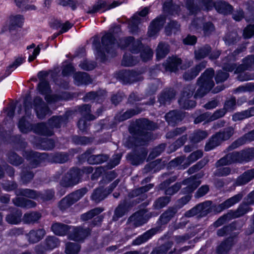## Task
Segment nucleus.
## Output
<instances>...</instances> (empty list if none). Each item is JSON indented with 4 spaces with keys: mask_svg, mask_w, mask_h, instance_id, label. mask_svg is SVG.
<instances>
[{
    "mask_svg": "<svg viewBox=\"0 0 254 254\" xmlns=\"http://www.w3.org/2000/svg\"><path fill=\"white\" fill-rule=\"evenodd\" d=\"M71 226L62 223L56 222L52 224L51 229L53 233L58 236H63L69 232Z\"/></svg>",
    "mask_w": 254,
    "mask_h": 254,
    "instance_id": "34",
    "label": "nucleus"
},
{
    "mask_svg": "<svg viewBox=\"0 0 254 254\" xmlns=\"http://www.w3.org/2000/svg\"><path fill=\"white\" fill-rule=\"evenodd\" d=\"M154 187L153 184H149L144 186L139 187L132 190L128 194V197L130 198L140 196L137 198L135 204L138 203L144 200L147 197V195L145 193L149 191Z\"/></svg>",
    "mask_w": 254,
    "mask_h": 254,
    "instance_id": "20",
    "label": "nucleus"
},
{
    "mask_svg": "<svg viewBox=\"0 0 254 254\" xmlns=\"http://www.w3.org/2000/svg\"><path fill=\"white\" fill-rule=\"evenodd\" d=\"M141 22V18L137 15H133L128 21V28L129 32L133 35L139 31L138 24Z\"/></svg>",
    "mask_w": 254,
    "mask_h": 254,
    "instance_id": "47",
    "label": "nucleus"
},
{
    "mask_svg": "<svg viewBox=\"0 0 254 254\" xmlns=\"http://www.w3.org/2000/svg\"><path fill=\"white\" fill-rule=\"evenodd\" d=\"M254 179V168L245 171L239 176L235 182L236 186L245 185Z\"/></svg>",
    "mask_w": 254,
    "mask_h": 254,
    "instance_id": "29",
    "label": "nucleus"
},
{
    "mask_svg": "<svg viewBox=\"0 0 254 254\" xmlns=\"http://www.w3.org/2000/svg\"><path fill=\"white\" fill-rule=\"evenodd\" d=\"M108 195L107 189L100 187L94 190L91 196V199L96 203H99L104 200Z\"/></svg>",
    "mask_w": 254,
    "mask_h": 254,
    "instance_id": "45",
    "label": "nucleus"
},
{
    "mask_svg": "<svg viewBox=\"0 0 254 254\" xmlns=\"http://www.w3.org/2000/svg\"><path fill=\"white\" fill-rule=\"evenodd\" d=\"M119 77L125 84L131 83L138 80L137 72L133 70H122L120 72Z\"/></svg>",
    "mask_w": 254,
    "mask_h": 254,
    "instance_id": "28",
    "label": "nucleus"
},
{
    "mask_svg": "<svg viewBox=\"0 0 254 254\" xmlns=\"http://www.w3.org/2000/svg\"><path fill=\"white\" fill-rule=\"evenodd\" d=\"M245 46H240L233 53H229L227 56L224 57L221 61V65L223 69L227 71H233L236 68V56L246 50Z\"/></svg>",
    "mask_w": 254,
    "mask_h": 254,
    "instance_id": "11",
    "label": "nucleus"
},
{
    "mask_svg": "<svg viewBox=\"0 0 254 254\" xmlns=\"http://www.w3.org/2000/svg\"><path fill=\"white\" fill-rule=\"evenodd\" d=\"M151 217V215H144L142 211H138L128 218L127 223L135 228L140 227L146 223Z\"/></svg>",
    "mask_w": 254,
    "mask_h": 254,
    "instance_id": "18",
    "label": "nucleus"
},
{
    "mask_svg": "<svg viewBox=\"0 0 254 254\" xmlns=\"http://www.w3.org/2000/svg\"><path fill=\"white\" fill-rule=\"evenodd\" d=\"M158 230V228H154L147 231L142 235L139 236L136 239H135L132 242V244L134 245H139L146 242L153 236L156 234Z\"/></svg>",
    "mask_w": 254,
    "mask_h": 254,
    "instance_id": "37",
    "label": "nucleus"
},
{
    "mask_svg": "<svg viewBox=\"0 0 254 254\" xmlns=\"http://www.w3.org/2000/svg\"><path fill=\"white\" fill-rule=\"evenodd\" d=\"M38 89L41 94L45 95V100L49 104L59 101L61 98L58 95L49 94L51 92L50 86L49 82L45 79L41 80Z\"/></svg>",
    "mask_w": 254,
    "mask_h": 254,
    "instance_id": "13",
    "label": "nucleus"
},
{
    "mask_svg": "<svg viewBox=\"0 0 254 254\" xmlns=\"http://www.w3.org/2000/svg\"><path fill=\"white\" fill-rule=\"evenodd\" d=\"M203 176L202 174L198 173L195 175L184 180L181 183L182 185L187 186L181 190V193L186 195H191L192 192L199 186L201 181L199 180Z\"/></svg>",
    "mask_w": 254,
    "mask_h": 254,
    "instance_id": "10",
    "label": "nucleus"
},
{
    "mask_svg": "<svg viewBox=\"0 0 254 254\" xmlns=\"http://www.w3.org/2000/svg\"><path fill=\"white\" fill-rule=\"evenodd\" d=\"M191 196V195H186L178 200V205L169 207L159 216L157 221L158 226L161 227L168 224L175 216L179 209L186 204L190 200Z\"/></svg>",
    "mask_w": 254,
    "mask_h": 254,
    "instance_id": "5",
    "label": "nucleus"
},
{
    "mask_svg": "<svg viewBox=\"0 0 254 254\" xmlns=\"http://www.w3.org/2000/svg\"><path fill=\"white\" fill-rule=\"evenodd\" d=\"M7 161L15 166H18L23 163L24 159L19 156L15 152L13 151L9 152L7 154Z\"/></svg>",
    "mask_w": 254,
    "mask_h": 254,
    "instance_id": "54",
    "label": "nucleus"
},
{
    "mask_svg": "<svg viewBox=\"0 0 254 254\" xmlns=\"http://www.w3.org/2000/svg\"><path fill=\"white\" fill-rule=\"evenodd\" d=\"M21 211L17 208H13L10 213L6 216L5 220L9 224L16 225L21 222Z\"/></svg>",
    "mask_w": 254,
    "mask_h": 254,
    "instance_id": "39",
    "label": "nucleus"
},
{
    "mask_svg": "<svg viewBox=\"0 0 254 254\" xmlns=\"http://www.w3.org/2000/svg\"><path fill=\"white\" fill-rule=\"evenodd\" d=\"M208 134L206 131L196 130L194 131L190 136V142L196 143L206 138Z\"/></svg>",
    "mask_w": 254,
    "mask_h": 254,
    "instance_id": "52",
    "label": "nucleus"
},
{
    "mask_svg": "<svg viewBox=\"0 0 254 254\" xmlns=\"http://www.w3.org/2000/svg\"><path fill=\"white\" fill-rule=\"evenodd\" d=\"M46 232L43 229L32 230L27 234V237L30 243L35 244L42 240Z\"/></svg>",
    "mask_w": 254,
    "mask_h": 254,
    "instance_id": "35",
    "label": "nucleus"
},
{
    "mask_svg": "<svg viewBox=\"0 0 254 254\" xmlns=\"http://www.w3.org/2000/svg\"><path fill=\"white\" fill-rule=\"evenodd\" d=\"M234 244V239L233 237H229L217 247V253L218 254H227L231 249Z\"/></svg>",
    "mask_w": 254,
    "mask_h": 254,
    "instance_id": "44",
    "label": "nucleus"
},
{
    "mask_svg": "<svg viewBox=\"0 0 254 254\" xmlns=\"http://www.w3.org/2000/svg\"><path fill=\"white\" fill-rule=\"evenodd\" d=\"M214 75L213 69L209 68L206 69L198 78L197 83L199 87L194 95V98H202L213 87L214 85L213 80Z\"/></svg>",
    "mask_w": 254,
    "mask_h": 254,
    "instance_id": "4",
    "label": "nucleus"
},
{
    "mask_svg": "<svg viewBox=\"0 0 254 254\" xmlns=\"http://www.w3.org/2000/svg\"><path fill=\"white\" fill-rule=\"evenodd\" d=\"M166 21V17L160 15L152 20L149 26L148 34L149 37L156 35L163 28Z\"/></svg>",
    "mask_w": 254,
    "mask_h": 254,
    "instance_id": "21",
    "label": "nucleus"
},
{
    "mask_svg": "<svg viewBox=\"0 0 254 254\" xmlns=\"http://www.w3.org/2000/svg\"><path fill=\"white\" fill-rule=\"evenodd\" d=\"M106 96V92L105 90H99L97 91H91L87 93L84 97L85 102L89 101H96L97 102H102Z\"/></svg>",
    "mask_w": 254,
    "mask_h": 254,
    "instance_id": "36",
    "label": "nucleus"
},
{
    "mask_svg": "<svg viewBox=\"0 0 254 254\" xmlns=\"http://www.w3.org/2000/svg\"><path fill=\"white\" fill-rule=\"evenodd\" d=\"M69 155L65 152H58L49 154L48 160L56 163H64L68 160Z\"/></svg>",
    "mask_w": 254,
    "mask_h": 254,
    "instance_id": "43",
    "label": "nucleus"
},
{
    "mask_svg": "<svg viewBox=\"0 0 254 254\" xmlns=\"http://www.w3.org/2000/svg\"><path fill=\"white\" fill-rule=\"evenodd\" d=\"M122 2L119 1H114L111 4L106 0H99L92 7H89L87 13L89 14H93L99 12L100 10L105 11L111 8L116 7L120 5Z\"/></svg>",
    "mask_w": 254,
    "mask_h": 254,
    "instance_id": "15",
    "label": "nucleus"
},
{
    "mask_svg": "<svg viewBox=\"0 0 254 254\" xmlns=\"http://www.w3.org/2000/svg\"><path fill=\"white\" fill-rule=\"evenodd\" d=\"M25 61L24 58L18 57L16 58L14 62L10 64L6 68L4 76H0V82L6 76H8L13 69L16 68L21 65Z\"/></svg>",
    "mask_w": 254,
    "mask_h": 254,
    "instance_id": "53",
    "label": "nucleus"
},
{
    "mask_svg": "<svg viewBox=\"0 0 254 254\" xmlns=\"http://www.w3.org/2000/svg\"><path fill=\"white\" fill-rule=\"evenodd\" d=\"M12 202L17 206L25 208H33L36 206L35 201L24 197H15L12 199Z\"/></svg>",
    "mask_w": 254,
    "mask_h": 254,
    "instance_id": "42",
    "label": "nucleus"
},
{
    "mask_svg": "<svg viewBox=\"0 0 254 254\" xmlns=\"http://www.w3.org/2000/svg\"><path fill=\"white\" fill-rule=\"evenodd\" d=\"M88 190L86 187L78 189L68 194L59 202V208L62 211H64L81 198Z\"/></svg>",
    "mask_w": 254,
    "mask_h": 254,
    "instance_id": "6",
    "label": "nucleus"
},
{
    "mask_svg": "<svg viewBox=\"0 0 254 254\" xmlns=\"http://www.w3.org/2000/svg\"><path fill=\"white\" fill-rule=\"evenodd\" d=\"M139 62L137 57H133L130 54H125L123 57L122 64L125 66H131L136 64Z\"/></svg>",
    "mask_w": 254,
    "mask_h": 254,
    "instance_id": "64",
    "label": "nucleus"
},
{
    "mask_svg": "<svg viewBox=\"0 0 254 254\" xmlns=\"http://www.w3.org/2000/svg\"><path fill=\"white\" fill-rule=\"evenodd\" d=\"M15 193L17 196H23L30 199L38 200L39 191L29 189H18L15 190Z\"/></svg>",
    "mask_w": 254,
    "mask_h": 254,
    "instance_id": "40",
    "label": "nucleus"
},
{
    "mask_svg": "<svg viewBox=\"0 0 254 254\" xmlns=\"http://www.w3.org/2000/svg\"><path fill=\"white\" fill-rule=\"evenodd\" d=\"M90 229L88 228H83L81 226H71V229L68 233V238L75 241H83L90 234Z\"/></svg>",
    "mask_w": 254,
    "mask_h": 254,
    "instance_id": "14",
    "label": "nucleus"
},
{
    "mask_svg": "<svg viewBox=\"0 0 254 254\" xmlns=\"http://www.w3.org/2000/svg\"><path fill=\"white\" fill-rule=\"evenodd\" d=\"M33 106L38 119L43 120L50 112L47 105L40 97H36L33 100Z\"/></svg>",
    "mask_w": 254,
    "mask_h": 254,
    "instance_id": "17",
    "label": "nucleus"
},
{
    "mask_svg": "<svg viewBox=\"0 0 254 254\" xmlns=\"http://www.w3.org/2000/svg\"><path fill=\"white\" fill-rule=\"evenodd\" d=\"M24 107L25 109V116L22 117L19 120L18 124L20 131L23 133H27L34 130V125L29 121L26 120V117L30 118L32 109L33 108L31 101H28L26 98L24 101Z\"/></svg>",
    "mask_w": 254,
    "mask_h": 254,
    "instance_id": "8",
    "label": "nucleus"
},
{
    "mask_svg": "<svg viewBox=\"0 0 254 254\" xmlns=\"http://www.w3.org/2000/svg\"><path fill=\"white\" fill-rule=\"evenodd\" d=\"M41 218V214L39 212L33 211L24 214L23 221L26 224H34L37 223Z\"/></svg>",
    "mask_w": 254,
    "mask_h": 254,
    "instance_id": "50",
    "label": "nucleus"
},
{
    "mask_svg": "<svg viewBox=\"0 0 254 254\" xmlns=\"http://www.w3.org/2000/svg\"><path fill=\"white\" fill-rule=\"evenodd\" d=\"M246 4L247 12L245 15V20L248 22H254V1L249 0Z\"/></svg>",
    "mask_w": 254,
    "mask_h": 254,
    "instance_id": "63",
    "label": "nucleus"
},
{
    "mask_svg": "<svg viewBox=\"0 0 254 254\" xmlns=\"http://www.w3.org/2000/svg\"><path fill=\"white\" fill-rule=\"evenodd\" d=\"M214 7L219 13L227 15L232 13L233 7L226 1L218 0L214 3Z\"/></svg>",
    "mask_w": 254,
    "mask_h": 254,
    "instance_id": "32",
    "label": "nucleus"
},
{
    "mask_svg": "<svg viewBox=\"0 0 254 254\" xmlns=\"http://www.w3.org/2000/svg\"><path fill=\"white\" fill-rule=\"evenodd\" d=\"M60 244L59 239L54 236H48L44 241L47 250H52L58 247Z\"/></svg>",
    "mask_w": 254,
    "mask_h": 254,
    "instance_id": "57",
    "label": "nucleus"
},
{
    "mask_svg": "<svg viewBox=\"0 0 254 254\" xmlns=\"http://www.w3.org/2000/svg\"><path fill=\"white\" fill-rule=\"evenodd\" d=\"M211 51V48L208 45L198 48L194 51L195 58L198 60L203 59L210 53Z\"/></svg>",
    "mask_w": 254,
    "mask_h": 254,
    "instance_id": "51",
    "label": "nucleus"
},
{
    "mask_svg": "<svg viewBox=\"0 0 254 254\" xmlns=\"http://www.w3.org/2000/svg\"><path fill=\"white\" fill-rule=\"evenodd\" d=\"M170 51L169 45L165 43H160L156 49V59L160 60L163 59L169 53Z\"/></svg>",
    "mask_w": 254,
    "mask_h": 254,
    "instance_id": "49",
    "label": "nucleus"
},
{
    "mask_svg": "<svg viewBox=\"0 0 254 254\" xmlns=\"http://www.w3.org/2000/svg\"><path fill=\"white\" fill-rule=\"evenodd\" d=\"M163 10L169 14H178L180 10V6L179 5L174 4L172 1H165L163 6Z\"/></svg>",
    "mask_w": 254,
    "mask_h": 254,
    "instance_id": "60",
    "label": "nucleus"
},
{
    "mask_svg": "<svg viewBox=\"0 0 254 254\" xmlns=\"http://www.w3.org/2000/svg\"><path fill=\"white\" fill-rule=\"evenodd\" d=\"M8 30L10 32L22 26L24 18L21 15H12L9 17Z\"/></svg>",
    "mask_w": 254,
    "mask_h": 254,
    "instance_id": "41",
    "label": "nucleus"
},
{
    "mask_svg": "<svg viewBox=\"0 0 254 254\" xmlns=\"http://www.w3.org/2000/svg\"><path fill=\"white\" fill-rule=\"evenodd\" d=\"M15 108V106L11 104L5 109L7 112V116L9 118V120L7 124L5 123L2 126H0V142L7 140L10 137L11 132L14 127L12 118L14 116Z\"/></svg>",
    "mask_w": 254,
    "mask_h": 254,
    "instance_id": "7",
    "label": "nucleus"
},
{
    "mask_svg": "<svg viewBox=\"0 0 254 254\" xmlns=\"http://www.w3.org/2000/svg\"><path fill=\"white\" fill-rule=\"evenodd\" d=\"M195 90L194 85H188L184 87L181 97L178 102L181 108L189 110L195 107L196 103L193 100H190Z\"/></svg>",
    "mask_w": 254,
    "mask_h": 254,
    "instance_id": "9",
    "label": "nucleus"
},
{
    "mask_svg": "<svg viewBox=\"0 0 254 254\" xmlns=\"http://www.w3.org/2000/svg\"><path fill=\"white\" fill-rule=\"evenodd\" d=\"M254 140V129L245 134L242 136L235 140L228 146V151L235 149L239 146L246 144L247 142Z\"/></svg>",
    "mask_w": 254,
    "mask_h": 254,
    "instance_id": "23",
    "label": "nucleus"
},
{
    "mask_svg": "<svg viewBox=\"0 0 254 254\" xmlns=\"http://www.w3.org/2000/svg\"><path fill=\"white\" fill-rule=\"evenodd\" d=\"M156 125L147 119H139L129 126L128 131L131 134L125 143L128 148L147 145L152 139V133L147 130H154Z\"/></svg>",
    "mask_w": 254,
    "mask_h": 254,
    "instance_id": "1",
    "label": "nucleus"
},
{
    "mask_svg": "<svg viewBox=\"0 0 254 254\" xmlns=\"http://www.w3.org/2000/svg\"><path fill=\"white\" fill-rule=\"evenodd\" d=\"M147 154V150L142 147L128 153L127 158L132 165L137 166L144 161Z\"/></svg>",
    "mask_w": 254,
    "mask_h": 254,
    "instance_id": "16",
    "label": "nucleus"
},
{
    "mask_svg": "<svg viewBox=\"0 0 254 254\" xmlns=\"http://www.w3.org/2000/svg\"><path fill=\"white\" fill-rule=\"evenodd\" d=\"M206 66V62H202L195 67L186 71L183 74V78L186 81L191 80L195 78L199 73Z\"/></svg>",
    "mask_w": 254,
    "mask_h": 254,
    "instance_id": "26",
    "label": "nucleus"
},
{
    "mask_svg": "<svg viewBox=\"0 0 254 254\" xmlns=\"http://www.w3.org/2000/svg\"><path fill=\"white\" fill-rule=\"evenodd\" d=\"M49 154L40 153L34 151H26L23 153V156L30 162L32 168L37 167L40 164L48 160Z\"/></svg>",
    "mask_w": 254,
    "mask_h": 254,
    "instance_id": "12",
    "label": "nucleus"
},
{
    "mask_svg": "<svg viewBox=\"0 0 254 254\" xmlns=\"http://www.w3.org/2000/svg\"><path fill=\"white\" fill-rule=\"evenodd\" d=\"M108 156L105 154L92 155L87 159V162L90 164H102L108 159Z\"/></svg>",
    "mask_w": 254,
    "mask_h": 254,
    "instance_id": "62",
    "label": "nucleus"
},
{
    "mask_svg": "<svg viewBox=\"0 0 254 254\" xmlns=\"http://www.w3.org/2000/svg\"><path fill=\"white\" fill-rule=\"evenodd\" d=\"M252 210V208L249 206L247 203H243L239 205L237 210L232 212L230 215L233 218H236L240 217Z\"/></svg>",
    "mask_w": 254,
    "mask_h": 254,
    "instance_id": "48",
    "label": "nucleus"
},
{
    "mask_svg": "<svg viewBox=\"0 0 254 254\" xmlns=\"http://www.w3.org/2000/svg\"><path fill=\"white\" fill-rule=\"evenodd\" d=\"M142 110L139 108L127 110L124 113L118 114L116 116V119L119 122L127 120L134 115H138L141 112Z\"/></svg>",
    "mask_w": 254,
    "mask_h": 254,
    "instance_id": "46",
    "label": "nucleus"
},
{
    "mask_svg": "<svg viewBox=\"0 0 254 254\" xmlns=\"http://www.w3.org/2000/svg\"><path fill=\"white\" fill-rule=\"evenodd\" d=\"M241 162H248L254 158V148H249L240 151Z\"/></svg>",
    "mask_w": 254,
    "mask_h": 254,
    "instance_id": "56",
    "label": "nucleus"
},
{
    "mask_svg": "<svg viewBox=\"0 0 254 254\" xmlns=\"http://www.w3.org/2000/svg\"><path fill=\"white\" fill-rule=\"evenodd\" d=\"M70 114V112H66L63 116H54L48 120L47 124L53 130L54 128H60L63 124H67Z\"/></svg>",
    "mask_w": 254,
    "mask_h": 254,
    "instance_id": "22",
    "label": "nucleus"
},
{
    "mask_svg": "<svg viewBox=\"0 0 254 254\" xmlns=\"http://www.w3.org/2000/svg\"><path fill=\"white\" fill-rule=\"evenodd\" d=\"M73 78L74 84L77 86L88 85L92 82L89 75L85 72H76L73 74Z\"/></svg>",
    "mask_w": 254,
    "mask_h": 254,
    "instance_id": "30",
    "label": "nucleus"
},
{
    "mask_svg": "<svg viewBox=\"0 0 254 254\" xmlns=\"http://www.w3.org/2000/svg\"><path fill=\"white\" fill-rule=\"evenodd\" d=\"M243 197V194L242 193H238L218 205H212V202L210 200L199 203L197 206L199 208V216L204 217L212 212L215 213L221 212L239 202Z\"/></svg>",
    "mask_w": 254,
    "mask_h": 254,
    "instance_id": "3",
    "label": "nucleus"
},
{
    "mask_svg": "<svg viewBox=\"0 0 254 254\" xmlns=\"http://www.w3.org/2000/svg\"><path fill=\"white\" fill-rule=\"evenodd\" d=\"M182 61L177 57H170L163 63V66L166 71L176 72L181 65Z\"/></svg>",
    "mask_w": 254,
    "mask_h": 254,
    "instance_id": "24",
    "label": "nucleus"
},
{
    "mask_svg": "<svg viewBox=\"0 0 254 254\" xmlns=\"http://www.w3.org/2000/svg\"><path fill=\"white\" fill-rule=\"evenodd\" d=\"M234 133V128L232 127H229L216 133V134L222 142L228 140L233 135Z\"/></svg>",
    "mask_w": 254,
    "mask_h": 254,
    "instance_id": "55",
    "label": "nucleus"
},
{
    "mask_svg": "<svg viewBox=\"0 0 254 254\" xmlns=\"http://www.w3.org/2000/svg\"><path fill=\"white\" fill-rule=\"evenodd\" d=\"M176 92L174 89L169 88L164 90L158 97V102L161 105L170 104L171 100L174 99Z\"/></svg>",
    "mask_w": 254,
    "mask_h": 254,
    "instance_id": "33",
    "label": "nucleus"
},
{
    "mask_svg": "<svg viewBox=\"0 0 254 254\" xmlns=\"http://www.w3.org/2000/svg\"><path fill=\"white\" fill-rule=\"evenodd\" d=\"M79 112L81 113L83 118L87 121H92L95 119V117L91 114V106L88 104H84L78 107Z\"/></svg>",
    "mask_w": 254,
    "mask_h": 254,
    "instance_id": "61",
    "label": "nucleus"
},
{
    "mask_svg": "<svg viewBox=\"0 0 254 254\" xmlns=\"http://www.w3.org/2000/svg\"><path fill=\"white\" fill-rule=\"evenodd\" d=\"M130 206L127 199L121 201L114 211L112 220L117 221L119 218L124 216L127 212L128 207Z\"/></svg>",
    "mask_w": 254,
    "mask_h": 254,
    "instance_id": "27",
    "label": "nucleus"
},
{
    "mask_svg": "<svg viewBox=\"0 0 254 254\" xmlns=\"http://www.w3.org/2000/svg\"><path fill=\"white\" fill-rule=\"evenodd\" d=\"M184 113L179 110L171 111L165 115V119L170 126H175L184 119Z\"/></svg>",
    "mask_w": 254,
    "mask_h": 254,
    "instance_id": "25",
    "label": "nucleus"
},
{
    "mask_svg": "<svg viewBox=\"0 0 254 254\" xmlns=\"http://www.w3.org/2000/svg\"><path fill=\"white\" fill-rule=\"evenodd\" d=\"M116 41L115 36L111 33L105 34L101 39L103 49L112 57L115 56V50L117 47H120L122 49H125L129 47V49L133 54L139 53L144 47L141 40L139 39L135 40L134 38L132 36L120 39V43L118 45H116Z\"/></svg>",
    "mask_w": 254,
    "mask_h": 254,
    "instance_id": "2",
    "label": "nucleus"
},
{
    "mask_svg": "<svg viewBox=\"0 0 254 254\" xmlns=\"http://www.w3.org/2000/svg\"><path fill=\"white\" fill-rule=\"evenodd\" d=\"M235 163H242L240 151H234L226 154L216 162L215 166L218 168Z\"/></svg>",
    "mask_w": 254,
    "mask_h": 254,
    "instance_id": "19",
    "label": "nucleus"
},
{
    "mask_svg": "<svg viewBox=\"0 0 254 254\" xmlns=\"http://www.w3.org/2000/svg\"><path fill=\"white\" fill-rule=\"evenodd\" d=\"M67 173L75 185L82 181V177L81 174L80 168L72 167Z\"/></svg>",
    "mask_w": 254,
    "mask_h": 254,
    "instance_id": "59",
    "label": "nucleus"
},
{
    "mask_svg": "<svg viewBox=\"0 0 254 254\" xmlns=\"http://www.w3.org/2000/svg\"><path fill=\"white\" fill-rule=\"evenodd\" d=\"M254 116V106L249 108L248 109L238 112L232 115V120L238 122Z\"/></svg>",
    "mask_w": 254,
    "mask_h": 254,
    "instance_id": "38",
    "label": "nucleus"
},
{
    "mask_svg": "<svg viewBox=\"0 0 254 254\" xmlns=\"http://www.w3.org/2000/svg\"><path fill=\"white\" fill-rule=\"evenodd\" d=\"M33 132L37 134L51 136L54 134V130L48 126L46 123L34 124Z\"/></svg>",
    "mask_w": 254,
    "mask_h": 254,
    "instance_id": "31",
    "label": "nucleus"
},
{
    "mask_svg": "<svg viewBox=\"0 0 254 254\" xmlns=\"http://www.w3.org/2000/svg\"><path fill=\"white\" fill-rule=\"evenodd\" d=\"M171 198L169 196H161L156 199L152 205L153 209L159 210L165 207L170 202Z\"/></svg>",
    "mask_w": 254,
    "mask_h": 254,
    "instance_id": "58",
    "label": "nucleus"
}]
</instances>
